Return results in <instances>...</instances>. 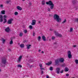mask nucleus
<instances>
[{
    "instance_id": "nucleus-1",
    "label": "nucleus",
    "mask_w": 78,
    "mask_h": 78,
    "mask_svg": "<svg viewBox=\"0 0 78 78\" xmlns=\"http://www.w3.org/2000/svg\"><path fill=\"white\" fill-rule=\"evenodd\" d=\"M64 61V59L63 58H60V59H57L55 61V64L56 65H58L59 64V62L63 63Z\"/></svg>"
},
{
    "instance_id": "nucleus-2",
    "label": "nucleus",
    "mask_w": 78,
    "mask_h": 78,
    "mask_svg": "<svg viewBox=\"0 0 78 78\" xmlns=\"http://www.w3.org/2000/svg\"><path fill=\"white\" fill-rule=\"evenodd\" d=\"M46 3L47 5H49L50 6H51L50 7V8L51 9H53V8L54 7V4L50 0L48 2H46Z\"/></svg>"
},
{
    "instance_id": "nucleus-3",
    "label": "nucleus",
    "mask_w": 78,
    "mask_h": 78,
    "mask_svg": "<svg viewBox=\"0 0 78 78\" xmlns=\"http://www.w3.org/2000/svg\"><path fill=\"white\" fill-rule=\"evenodd\" d=\"M54 19L57 20V22H60L61 21V19L59 18V16L55 14L54 16Z\"/></svg>"
},
{
    "instance_id": "nucleus-4",
    "label": "nucleus",
    "mask_w": 78,
    "mask_h": 78,
    "mask_svg": "<svg viewBox=\"0 0 78 78\" xmlns=\"http://www.w3.org/2000/svg\"><path fill=\"white\" fill-rule=\"evenodd\" d=\"M68 58L70 59L72 57V54H71V51H69L68 52Z\"/></svg>"
},
{
    "instance_id": "nucleus-5",
    "label": "nucleus",
    "mask_w": 78,
    "mask_h": 78,
    "mask_svg": "<svg viewBox=\"0 0 78 78\" xmlns=\"http://www.w3.org/2000/svg\"><path fill=\"white\" fill-rule=\"evenodd\" d=\"M54 33L56 36H58L59 37H62V35H61L60 34L56 32V31H55Z\"/></svg>"
},
{
    "instance_id": "nucleus-6",
    "label": "nucleus",
    "mask_w": 78,
    "mask_h": 78,
    "mask_svg": "<svg viewBox=\"0 0 78 78\" xmlns=\"http://www.w3.org/2000/svg\"><path fill=\"white\" fill-rule=\"evenodd\" d=\"M6 62V58H3L2 59V63L4 64H5Z\"/></svg>"
},
{
    "instance_id": "nucleus-7",
    "label": "nucleus",
    "mask_w": 78,
    "mask_h": 78,
    "mask_svg": "<svg viewBox=\"0 0 78 78\" xmlns=\"http://www.w3.org/2000/svg\"><path fill=\"white\" fill-rule=\"evenodd\" d=\"M13 20V19H10L8 21L7 23L8 24H11L12 23V21Z\"/></svg>"
},
{
    "instance_id": "nucleus-8",
    "label": "nucleus",
    "mask_w": 78,
    "mask_h": 78,
    "mask_svg": "<svg viewBox=\"0 0 78 78\" xmlns=\"http://www.w3.org/2000/svg\"><path fill=\"white\" fill-rule=\"evenodd\" d=\"M36 21L35 20H32V22L31 23V25H34L36 24Z\"/></svg>"
},
{
    "instance_id": "nucleus-9",
    "label": "nucleus",
    "mask_w": 78,
    "mask_h": 78,
    "mask_svg": "<svg viewBox=\"0 0 78 78\" xmlns=\"http://www.w3.org/2000/svg\"><path fill=\"white\" fill-rule=\"evenodd\" d=\"M10 30V29H9V27H7V28H6L5 29V31L7 32V33H9V31Z\"/></svg>"
},
{
    "instance_id": "nucleus-10",
    "label": "nucleus",
    "mask_w": 78,
    "mask_h": 78,
    "mask_svg": "<svg viewBox=\"0 0 78 78\" xmlns=\"http://www.w3.org/2000/svg\"><path fill=\"white\" fill-rule=\"evenodd\" d=\"M60 70H61L60 68H57L56 69L57 73L58 74H59V72L60 71Z\"/></svg>"
},
{
    "instance_id": "nucleus-11",
    "label": "nucleus",
    "mask_w": 78,
    "mask_h": 78,
    "mask_svg": "<svg viewBox=\"0 0 78 78\" xmlns=\"http://www.w3.org/2000/svg\"><path fill=\"white\" fill-rule=\"evenodd\" d=\"M0 22H3V16L0 15Z\"/></svg>"
},
{
    "instance_id": "nucleus-12",
    "label": "nucleus",
    "mask_w": 78,
    "mask_h": 78,
    "mask_svg": "<svg viewBox=\"0 0 78 78\" xmlns=\"http://www.w3.org/2000/svg\"><path fill=\"white\" fill-rule=\"evenodd\" d=\"M22 56H20L18 58V62H20L21 61V59H22Z\"/></svg>"
},
{
    "instance_id": "nucleus-13",
    "label": "nucleus",
    "mask_w": 78,
    "mask_h": 78,
    "mask_svg": "<svg viewBox=\"0 0 78 78\" xmlns=\"http://www.w3.org/2000/svg\"><path fill=\"white\" fill-rule=\"evenodd\" d=\"M42 37L44 41H46V38L45 37V36L43 35Z\"/></svg>"
},
{
    "instance_id": "nucleus-14",
    "label": "nucleus",
    "mask_w": 78,
    "mask_h": 78,
    "mask_svg": "<svg viewBox=\"0 0 78 78\" xmlns=\"http://www.w3.org/2000/svg\"><path fill=\"white\" fill-rule=\"evenodd\" d=\"M69 70V68H68L67 67H66V68H65L64 69V71H65V72H68Z\"/></svg>"
},
{
    "instance_id": "nucleus-15",
    "label": "nucleus",
    "mask_w": 78,
    "mask_h": 78,
    "mask_svg": "<svg viewBox=\"0 0 78 78\" xmlns=\"http://www.w3.org/2000/svg\"><path fill=\"white\" fill-rule=\"evenodd\" d=\"M51 63H52L51 62H48V63H46L45 64L47 66H50V65H51Z\"/></svg>"
},
{
    "instance_id": "nucleus-16",
    "label": "nucleus",
    "mask_w": 78,
    "mask_h": 78,
    "mask_svg": "<svg viewBox=\"0 0 78 78\" xmlns=\"http://www.w3.org/2000/svg\"><path fill=\"white\" fill-rule=\"evenodd\" d=\"M17 9H18V10H19L20 11L22 9V8H21V7L19 6H18L17 7Z\"/></svg>"
},
{
    "instance_id": "nucleus-17",
    "label": "nucleus",
    "mask_w": 78,
    "mask_h": 78,
    "mask_svg": "<svg viewBox=\"0 0 78 78\" xmlns=\"http://www.w3.org/2000/svg\"><path fill=\"white\" fill-rule=\"evenodd\" d=\"M26 46L27 47V49H29V48H30V46H31V44H27L26 45Z\"/></svg>"
},
{
    "instance_id": "nucleus-18",
    "label": "nucleus",
    "mask_w": 78,
    "mask_h": 78,
    "mask_svg": "<svg viewBox=\"0 0 78 78\" xmlns=\"http://www.w3.org/2000/svg\"><path fill=\"white\" fill-rule=\"evenodd\" d=\"M24 44H21L20 45L21 48H23L24 47Z\"/></svg>"
},
{
    "instance_id": "nucleus-19",
    "label": "nucleus",
    "mask_w": 78,
    "mask_h": 78,
    "mask_svg": "<svg viewBox=\"0 0 78 78\" xmlns=\"http://www.w3.org/2000/svg\"><path fill=\"white\" fill-rule=\"evenodd\" d=\"M23 36V33H20L19 34V36L20 37H22Z\"/></svg>"
},
{
    "instance_id": "nucleus-20",
    "label": "nucleus",
    "mask_w": 78,
    "mask_h": 78,
    "mask_svg": "<svg viewBox=\"0 0 78 78\" xmlns=\"http://www.w3.org/2000/svg\"><path fill=\"white\" fill-rule=\"evenodd\" d=\"M5 10H2L1 11V13L3 14H5Z\"/></svg>"
},
{
    "instance_id": "nucleus-21",
    "label": "nucleus",
    "mask_w": 78,
    "mask_h": 78,
    "mask_svg": "<svg viewBox=\"0 0 78 78\" xmlns=\"http://www.w3.org/2000/svg\"><path fill=\"white\" fill-rule=\"evenodd\" d=\"M4 21L3 23H6L7 22V20L6 19H4Z\"/></svg>"
},
{
    "instance_id": "nucleus-22",
    "label": "nucleus",
    "mask_w": 78,
    "mask_h": 78,
    "mask_svg": "<svg viewBox=\"0 0 78 78\" xmlns=\"http://www.w3.org/2000/svg\"><path fill=\"white\" fill-rule=\"evenodd\" d=\"M42 5H45V1L44 0H43V1H42Z\"/></svg>"
},
{
    "instance_id": "nucleus-23",
    "label": "nucleus",
    "mask_w": 78,
    "mask_h": 78,
    "mask_svg": "<svg viewBox=\"0 0 78 78\" xmlns=\"http://www.w3.org/2000/svg\"><path fill=\"white\" fill-rule=\"evenodd\" d=\"M66 21H67V20H66V19H65V20H64V21H63L62 22V23H65V22H66Z\"/></svg>"
},
{
    "instance_id": "nucleus-24",
    "label": "nucleus",
    "mask_w": 78,
    "mask_h": 78,
    "mask_svg": "<svg viewBox=\"0 0 78 78\" xmlns=\"http://www.w3.org/2000/svg\"><path fill=\"white\" fill-rule=\"evenodd\" d=\"M70 32H73V28H72V27H71L70 28Z\"/></svg>"
},
{
    "instance_id": "nucleus-25",
    "label": "nucleus",
    "mask_w": 78,
    "mask_h": 78,
    "mask_svg": "<svg viewBox=\"0 0 78 78\" xmlns=\"http://www.w3.org/2000/svg\"><path fill=\"white\" fill-rule=\"evenodd\" d=\"M41 37L39 36L38 38V41H41Z\"/></svg>"
},
{
    "instance_id": "nucleus-26",
    "label": "nucleus",
    "mask_w": 78,
    "mask_h": 78,
    "mask_svg": "<svg viewBox=\"0 0 78 78\" xmlns=\"http://www.w3.org/2000/svg\"><path fill=\"white\" fill-rule=\"evenodd\" d=\"M14 15L15 16H17V15H18V12H16L14 13Z\"/></svg>"
},
{
    "instance_id": "nucleus-27",
    "label": "nucleus",
    "mask_w": 78,
    "mask_h": 78,
    "mask_svg": "<svg viewBox=\"0 0 78 78\" xmlns=\"http://www.w3.org/2000/svg\"><path fill=\"white\" fill-rule=\"evenodd\" d=\"M13 43V41H12V40L10 42V44L11 45V44H12Z\"/></svg>"
},
{
    "instance_id": "nucleus-28",
    "label": "nucleus",
    "mask_w": 78,
    "mask_h": 78,
    "mask_svg": "<svg viewBox=\"0 0 78 78\" xmlns=\"http://www.w3.org/2000/svg\"><path fill=\"white\" fill-rule=\"evenodd\" d=\"M49 70H53V67H50L49 68Z\"/></svg>"
},
{
    "instance_id": "nucleus-29",
    "label": "nucleus",
    "mask_w": 78,
    "mask_h": 78,
    "mask_svg": "<svg viewBox=\"0 0 78 78\" xmlns=\"http://www.w3.org/2000/svg\"><path fill=\"white\" fill-rule=\"evenodd\" d=\"M75 22H78V18H76L75 19Z\"/></svg>"
},
{
    "instance_id": "nucleus-30",
    "label": "nucleus",
    "mask_w": 78,
    "mask_h": 78,
    "mask_svg": "<svg viewBox=\"0 0 78 78\" xmlns=\"http://www.w3.org/2000/svg\"><path fill=\"white\" fill-rule=\"evenodd\" d=\"M72 2H73V4H75V0H73Z\"/></svg>"
},
{
    "instance_id": "nucleus-31",
    "label": "nucleus",
    "mask_w": 78,
    "mask_h": 78,
    "mask_svg": "<svg viewBox=\"0 0 78 78\" xmlns=\"http://www.w3.org/2000/svg\"><path fill=\"white\" fill-rule=\"evenodd\" d=\"M2 41L3 43H5V41L6 40H5V39H3V38Z\"/></svg>"
},
{
    "instance_id": "nucleus-32",
    "label": "nucleus",
    "mask_w": 78,
    "mask_h": 78,
    "mask_svg": "<svg viewBox=\"0 0 78 78\" xmlns=\"http://www.w3.org/2000/svg\"><path fill=\"white\" fill-rule=\"evenodd\" d=\"M29 28L30 30H31V29H33V26H29Z\"/></svg>"
},
{
    "instance_id": "nucleus-33",
    "label": "nucleus",
    "mask_w": 78,
    "mask_h": 78,
    "mask_svg": "<svg viewBox=\"0 0 78 78\" xmlns=\"http://www.w3.org/2000/svg\"><path fill=\"white\" fill-rule=\"evenodd\" d=\"M75 62L76 63V64H78V60H76L75 61Z\"/></svg>"
},
{
    "instance_id": "nucleus-34",
    "label": "nucleus",
    "mask_w": 78,
    "mask_h": 78,
    "mask_svg": "<svg viewBox=\"0 0 78 78\" xmlns=\"http://www.w3.org/2000/svg\"><path fill=\"white\" fill-rule=\"evenodd\" d=\"M51 39H52V40H54V39H55V37H51Z\"/></svg>"
},
{
    "instance_id": "nucleus-35",
    "label": "nucleus",
    "mask_w": 78,
    "mask_h": 78,
    "mask_svg": "<svg viewBox=\"0 0 78 78\" xmlns=\"http://www.w3.org/2000/svg\"><path fill=\"white\" fill-rule=\"evenodd\" d=\"M18 67H22V65H19L18 66Z\"/></svg>"
},
{
    "instance_id": "nucleus-36",
    "label": "nucleus",
    "mask_w": 78,
    "mask_h": 78,
    "mask_svg": "<svg viewBox=\"0 0 78 78\" xmlns=\"http://www.w3.org/2000/svg\"><path fill=\"white\" fill-rule=\"evenodd\" d=\"M39 65L40 67H42V64H39Z\"/></svg>"
},
{
    "instance_id": "nucleus-37",
    "label": "nucleus",
    "mask_w": 78,
    "mask_h": 78,
    "mask_svg": "<svg viewBox=\"0 0 78 78\" xmlns=\"http://www.w3.org/2000/svg\"><path fill=\"white\" fill-rule=\"evenodd\" d=\"M24 32L25 33H27V31L26 30H25L24 31Z\"/></svg>"
},
{
    "instance_id": "nucleus-38",
    "label": "nucleus",
    "mask_w": 78,
    "mask_h": 78,
    "mask_svg": "<svg viewBox=\"0 0 78 78\" xmlns=\"http://www.w3.org/2000/svg\"><path fill=\"white\" fill-rule=\"evenodd\" d=\"M48 11H50L51 10V9H50V8H48Z\"/></svg>"
},
{
    "instance_id": "nucleus-39",
    "label": "nucleus",
    "mask_w": 78,
    "mask_h": 78,
    "mask_svg": "<svg viewBox=\"0 0 78 78\" xmlns=\"http://www.w3.org/2000/svg\"><path fill=\"white\" fill-rule=\"evenodd\" d=\"M62 67H64V66H65V63H64L62 65Z\"/></svg>"
},
{
    "instance_id": "nucleus-40",
    "label": "nucleus",
    "mask_w": 78,
    "mask_h": 78,
    "mask_svg": "<svg viewBox=\"0 0 78 78\" xmlns=\"http://www.w3.org/2000/svg\"><path fill=\"white\" fill-rule=\"evenodd\" d=\"M9 2H11V1H7V3H9Z\"/></svg>"
},
{
    "instance_id": "nucleus-41",
    "label": "nucleus",
    "mask_w": 78,
    "mask_h": 78,
    "mask_svg": "<svg viewBox=\"0 0 78 78\" xmlns=\"http://www.w3.org/2000/svg\"><path fill=\"white\" fill-rule=\"evenodd\" d=\"M40 69L41 70H44V68H42V67H41L40 68Z\"/></svg>"
},
{
    "instance_id": "nucleus-42",
    "label": "nucleus",
    "mask_w": 78,
    "mask_h": 78,
    "mask_svg": "<svg viewBox=\"0 0 78 78\" xmlns=\"http://www.w3.org/2000/svg\"><path fill=\"white\" fill-rule=\"evenodd\" d=\"M63 72H64V70H62V71L60 72V73H63Z\"/></svg>"
},
{
    "instance_id": "nucleus-43",
    "label": "nucleus",
    "mask_w": 78,
    "mask_h": 78,
    "mask_svg": "<svg viewBox=\"0 0 78 78\" xmlns=\"http://www.w3.org/2000/svg\"><path fill=\"white\" fill-rule=\"evenodd\" d=\"M33 36H35V32H33Z\"/></svg>"
},
{
    "instance_id": "nucleus-44",
    "label": "nucleus",
    "mask_w": 78,
    "mask_h": 78,
    "mask_svg": "<svg viewBox=\"0 0 78 78\" xmlns=\"http://www.w3.org/2000/svg\"><path fill=\"white\" fill-rule=\"evenodd\" d=\"M69 74H67L66 75V76H69Z\"/></svg>"
},
{
    "instance_id": "nucleus-45",
    "label": "nucleus",
    "mask_w": 78,
    "mask_h": 78,
    "mask_svg": "<svg viewBox=\"0 0 78 78\" xmlns=\"http://www.w3.org/2000/svg\"><path fill=\"white\" fill-rule=\"evenodd\" d=\"M0 7H3V5L2 4L1 5H0Z\"/></svg>"
},
{
    "instance_id": "nucleus-46",
    "label": "nucleus",
    "mask_w": 78,
    "mask_h": 78,
    "mask_svg": "<svg viewBox=\"0 0 78 78\" xmlns=\"http://www.w3.org/2000/svg\"><path fill=\"white\" fill-rule=\"evenodd\" d=\"M44 73V72L43 71H42L41 72V74H43Z\"/></svg>"
},
{
    "instance_id": "nucleus-47",
    "label": "nucleus",
    "mask_w": 78,
    "mask_h": 78,
    "mask_svg": "<svg viewBox=\"0 0 78 78\" xmlns=\"http://www.w3.org/2000/svg\"><path fill=\"white\" fill-rule=\"evenodd\" d=\"M4 18H6V16L5 15H4Z\"/></svg>"
},
{
    "instance_id": "nucleus-48",
    "label": "nucleus",
    "mask_w": 78,
    "mask_h": 78,
    "mask_svg": "<svg viewBox=\"0 0 78 78\" xmlns=\"http://www.w3.org/2000/svg\"><path fill=\"white\" fill-rule=\"evenodd\" d=\"M41 49H39L38 50L39 52H41Z\"/></svg>"
},
{
    "instance_id": "nucleus-49",
    "label": "nucleus",
    "mask_w": 78,
    "mask_h": 78,
    "mask_svg": "<svg viewBox=\"0 0 78 78\" xmlns=\"http://www.w3.org/2000/svg\"><path fill=\"white\" fill-rule=\"evenodd\" d=\"M53 44H56V42H55L53 43Z\"/></svg>"
},
{
    "instance_id": "nucleus-50",
    "label": "nucleus",
    "mask_w": 78,
    "mask_h": 78,
    "mask_svg": "<svg viewBox=\"0 0 78 78\" xmlns=\"http://www.w3.org/2000/svg\"><path fill=\"white\" fill-rule=\"evenodd\" d=\"M76 47V46L75 45H74L73 46V47Z\"/></svg>"
},
{
    "instance_id": "nucleus-51",
    "label": "nucleus",
    "mask_w": 78,
    "mask_h": 78,
    "mask_svg": "<svg viewBox=\"0 0 78 78\" xmlns=\"http://www.w3.org/2000/svg\"><path fill=\"white\" fill-rule=\"evenodd\" d=\"M26 42V41L25 40L23 41V43H25V42Z\"/></svg>"
},
{
    "instance_id": "nucleus-52",
    "label": "nucleus",
    "mask_w": 78,
    "mask_h": 78,
    "mask_svg": "<svg viewBox=\"0 0 78 78\" xmlns=\"http://www.w3.org/2000/svg\"><path fill=\"white\" fill-rule=\"evenodd\" d=\"M29 5H31V2L30 3Z\"/></svg>"
},
{
    "instance_id": "nucleus-53",
    "label": "nucleus",
    "mask_w": 78,
    "mask_h": 78,
    "mask_svg": "<svg viewBox=\"0 0 78 78\" xmlns=\"http://www.w3.org/2000/svg\"><path fill=\"white\" fill-rule=\"evenodd\" d=\"M49 16H50V17H51V15L50 14H49Z\"/></svg>"
},
{
    "instance_id": "nucleus-54",
    "label": "nucleus",
    "mask_w": 78,
    "mask_h": 78,
    "mask_svg": "<svg viewBox=\"0 0 78 78\" xmlns=\"http://www.w3.org/2000/svg\"><path fill=\"white\" fill-rule=\"evenodd\" d=\"M41 53H44V51H41Z\"/></svg>"
},
{
    "instance_id": "nucleus-55",
    "label": "nucleus",
    "mask_w": 78,
    "mask_h": 78,
    "mask_svg": "<svg viewBox=\"0 0 78 78\" xmlns=\"http://www.w3.org/2000/svg\"><path fill=\"white\" fill-rule=\"evenodd\" d=\"M38 23H40L41 22L40 21H39Z\"/></svg>"
},
{
    "instance_id": "nucleus-56",
    "label": "nucleus",
    "mask_w": 78,
    "mask_h": 78,
    "mask_svg": "<svg viewBox=\"0 0 78 78\" xmlns=\"http://www.w3.org/2000/svg\"><path fill=\"white\" fill-rule=\"evenodd\" d=\"M49 41H51V39H49Z\"/></svg>"
},
{
    "instance_id": "nucleus-57",
    "label": "nucleus",
    "mask_w": 78,
    "mask_h": 78,
    "mask_svg": "<svg viewBox=\"0 0 78 78\" xmlns=\"http://www.w3.org/2000/svg\"><path fill=\"white\" fill-rule=\"evenodd\" d=\"M22 0V1H25V0Z\"/></svg>"
},
{
    "instance_id": "nucleus-58",
    "label": "nucleus",
    "mask_w": 78,
    "mask_h": 78,
    "mask_svg": "<svg viewBox=\"0 0 78 78\" xmlns=\"http://www.w3.org/2000/svg\"><path fill=\"white\" fill-rule=\"evenodd\" d=\"M1 72V69H0V72Z\"/></svg>"
},
{
    "instance_id": "nucleus-59",
    "label": "nucleus",
    "mask_w": 78,
    "mask_h": 78,
    "mask_svg": "<svg viewBox=\"0 0 78 78\" xmlns=\"http://www.w3.org/2000/svg\"><path fill=\"white\" fill-rule=\"evenodd\" d=\"M2 63H1V65H2Z\"/></svg>"
},
{
    "instance_id": "nucleus-60",
    "label": "nucleus",
    "mask_w": 78,
    "mask_h": 78,
    "mask_svg": "<svg viewBox=\"0 0 78 78\" xmlns=\"http://www.w3.org/2000/svg\"><path fill=\"white\" fill-rule=\"evenodd\" d=\"M29 76H27V77H28Z\"/></svg>"
},
{
    "instance_id": "nucleus-61",
    "label": "nucleus",
    "mask_w": 78,
    "mask_h": 78,
    "mask_svg": "<svg viewBox=\"0 0 78 78\" xmlns=\"http://www.w3.org/2000/svg\"><path fill=\"white\" fill-rule=\"evenodd\" d=\"M75 78V77H73V78Z\"/></svg>"
},
{
    "instance_id": "nucleus-62",
    "label": "nucleus",
    "mask_w": 78,
    "mask_h": 78,
    "mask_svg": "<svg viewBox=\"0 0 78 78\" xmlns=\"http://www.w3.org/2000/svg\"><path fill=\"white\" fill-rule=\"evenodd\" d=\"M51 29H50V31H51Z\"/></svg>"
}]
</instances>
